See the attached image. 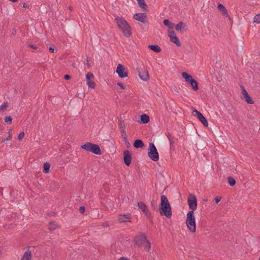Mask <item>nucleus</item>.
<instances>
[{
  "label": "nucleus",
  "mask_w": 260,
  "mask_h": 260,
  "mask_svg": "<svg viewBox=\"0 0 260 260\" xmlns=\"http://www.w3.org/2000/svg\"><path fill=\"white\" fill-rule=\"evenodd\" d=\"M50 168V165L49 162H46L44 164L43 166V172L47 173L49 172Z\"/></svg>",
  "instance_id": "obj_26"
},
{
  "label": "nucleus",
  "mask_w": 260,
  "mask_h": 260,
  "mask_svg": "<svg viewBox=\"0 0 260 260\" xmlns=\"http://www.w3.org/2000/svg\"><path fill=\"white\" fill-rule=\"evenodd\" d=\"M28 46L34 49H37V47L33 44H29Z\"/></svg>",
  "instance_id": "obj_48"
},
{
  "label": "nucleus",
  "mask_w": 260,
  "mask_h": 260,
  "mask_svg": "<svg viewBox=\"0 0 260 260\" xmlns=\"http://www.w3.org/2000/svg\"><path fill=\"white\" fill-rule=\"evenodd\" d=\"M138 206L140 209L144 213L146 212L147 210H148V207L143 202L140 201L138 203Z\"/></svg>",
  "instance_id": "obj_20"
},
{
  "label": "nucleus",
  "mask_w": 260,
  "mask_h": 260,
  "mask_svg": "<svg viewBox=\"0 0 260 260\" xmlns=\"http://www.w3.org/2000/svg\"><path fill=\"white\" fill-rule=\"evenodd\" d=\"M137 71L139 78L144 81H147L149 79V75L148 72L145 67L143 68H137Z\"/></svg>",
  "instance_id": "obj_9"
},
{
  "label": "nucleus",
  "mask_w": 260,
  "mask_h": 260,
  "mask_svg": "<svg viewBox=\"0 0 260 260\" xmlns=\"http://www.w3.org/2000/svg\"><path fill=\"white\" fill-rule=\"evenodd\" d=\"M146 243V247L147 248V251H149L150 250L151 247V244L149 240H147L145 242Z\"/></svg>",
  "instance_id": "obj_41"
},
{
  "label": "nucleus",
  "mask_w": 260,
  "mask_h": 260,
  "mask_svg": "<svg viewBox=\"0 0 260 260\" xmlns=\"http://www.w3.org/2000/svg\"><path fill=\"white\" fill-rule=\"evenodd\" d=\"M253 22L257 24L260 23V14H256L253 18Z\"/></svg>",
  "instance_id": "obj_31"
},
{
  "label": "nucleus",
  "mask_w": 260,
  "mask_h": 260,
  "mask_svg": "<svg viewBox=\"0 0 260 260\" xmlns=\"http://www.w3.org/2000/svg\"><path fill=\"white\" fill-rule=\"evenodd\" d=\"M221 198L220 197H216L215 198V201L216 204H218L221 200Z\"/></svg>",
  "instance_id": "obj_45"
},
{
  "label": "nucleus",
  "mask_w": 260,
  "mask_h": 260,
  "mask_svg": "<svg viewBox=\"0 0 260 260\" xmlns=\"http://www.w3.org/2000/svg\"><path fill=\"white\" fill-rule=\"evenodd\" d=\"M218 9L221 12L222 15L228 17L230 19V16L225 7L221 4H219L217 6Z\"/></svg>",
  "instance_id": "obj_16"
},
{
  "label": "nucleus",
  "mask_w": 260,
  "mask_h": 260,
  "mask_svg": "<svg viewBox=\"0 0 260 260\" xmlns=\"http://www.w3.org/2000/svg\"><path fill=\"white\" fill-rule=\"evenodd\" d=\"M71 77L70 75H64V79L66 80H70L71 79Z\"/></svg>",
  "instance_id": "obj_47"
},
{
  "label": "nucleus",
  "mask_w": 260,
  "mask_h": 260,
  "mask_svg": "<svg viewBox=\"0 0 260 260\" xmlns=\"http://www.w3.org/2000/svg\"><path fill=\"white\" fill-rule=\"evenodd\" d=\"M123 161L124 164L128 167L132 162V153L128 150H125L123 151Z\"/></svg>",
  "instance_id": "obj_11"
},
{
  "label": "nucleus",
  "mask_w": 260,
  "mask_h": 260,
  "mask_svg": "<svg viewBox=\"0 0 260 260\" xmlns=\"http://www.w3.org/2000/svg\"><path fill=\"white\" fill-rule=\"evenodd\" d=\"M12 119H13L11 116H7L4 118L5 122L6 123H11Z\"/></svg>",
  "instance_id": "obj_35"
},
{
  "label": "nucleus",
  "mask_w": 260,
  "mask_h": 260,
  "mask_svg": "<svg viewBox=\"0 0 260 260\" xmlns=\"http://www.w3.org/2000/svg\"><path fill=\"white\" fill-rule=\"evenodd\" d=\"M103 226H107V223H105V224H104L103 225Z\"/></svg>",
  "instance_id": "obj_59"
},
{
  "label": "nucleus",
  "mask_w": 260,
  "mask_h": 260,
  "mask_svg": "<svg viewBox=\"0 0 260 260\" xmlns=\"http://www.w3.org/2000/svg\"><path fill=\"white\" fill-rule=\"evenodd\" d=\"M120 132H121V136L122 137L123 140L125 139H127V135L126 134V132L125 131V129H120Z\"/></svg>",
  "instance_id": "obj_37"
},
{
  "label": "nucleus",
  "mask_w": 260,
  "mask_h": 260,
  "mask_svg": "<svg viewBox=\"0 0 260 260\" xmlns=\"http://www.w3.org/2000/svg\"><path fill=\"white\" fill-rule=\"evenodd\" d=\"M12 132V130L10 129L8 132V137L7 138H6L5 140L2 141V142L7 141L8 140H10L12 139V132Z\"/></svg>",
  "instance_id": "obj_38"
},
{
  "label": "nucleus",
  "mask_w": 260,
  "mask_h": 260,
  "mask_svg": "<svg viewBox=\"0 0 260 260\" xmlns=\"http://www.w3.org/2000/svg\"><path fill=\"white\" fill-rule=\"evenodd\" d=\"M126 70V69L122 64L119 63L117 67L116 72L119 78H123L128 77V73Z\"/></svg>",
  "instance_id": "obj_10"
},
{
  "label": "nucleus",
  "mask_w": 260,
  "mask_h": 260,
  "mask_svg": "<svg viewBox=\"0 0 260 260\" xmlns=\"http://www.w3.org/2000/svg\"><path fill=\"white\" fill-rule=\"evenodd\" d=\"M118 126L119 129H125V124L123 120H122L121 116L118 118Z\"/></svg>",
  "instance_id": "obj_27"
},
{
  "label": "nucleus",
  "mask_w": 260,
  "mask_h": 260,
  "mask_svg": "<svg viewBox=\"0 0 260 260\" xmlns=\"http://www.w3.org/2000/svg\"><path fill=\"white\" fill-rule=\"evenodd\" d=\"M49 51H50V52H51V53H53V52H54V48L53 47H52V46H50V47H49Z\"/></svg>",
  "instance_id": "obj_49"
},
{
  "label": "nucleus",
  "mask_w": 260,
  "mask_h": 260,
  "mask_svg": "<svg viewBox=\"0 0 260 260\" xmlns=\"http://www.w3.org/2000/svg\"><path fill=\"white\" fill-rule=\"evenodd\" d=\"M241 88L242 89V93L243 94V97L242 98L244 99L247 104H254V101L252 99V98L249 96L247 91L245 90L244 87L243 86H241Z\"/></svg>",
  "instance_id": "obj_13"
},
{
  "label": "nucleus",
  "mask_w": 260,
  "mask_h": 260,
  "mask_svg": "<svg viewBox=\"0 0 260 260\" xmlns=\"http://www.w3.org/2000/svg\"><path fill=\"white\" fill-rule=\"evenodd\" d=\"M151 205L153 210H156L157 209V204L155 200H153L151 201Z\"/></svg>",
  "instance_id": "obj_33"
},
{
  "label": "nucleus",
  "mask_w": 260,
  "mask_h": 260,
  "mask_svg": "<svg viewBox=\"0 0 260 260\" xmlns=\"http://www.w3.org/2000/svg\"><path fill=\"white\" fill-rule=\"evenodd\" d=\"M9 106V103L6 102H4L3 105L0 107V111L5 110Z\"/></svg>",
  "instance_id": "obj_32"
},
{
  "label": "nucleus",
  "mask_w": 260,
  "mask_h": 260,
  "mask_svg": "<svg viewBox=\"0 0 260 260\" xmlns=\"http://www.w3.org/2000/svg\"><path fill=\"white\" fill-rule=\"evenodd\" d=\"M167 137H168L169 140L172 139L171 134L170 133H168V134L167 135Z\"/></svg>",
  "instance_id": "obj_51"
},
{
  "label": "nucleus",
  "mask_w": 260,
  "mask_h": 260,
  "mask_svg": "<svg viewBox=\"0 0 260 260\" xmlns=\"http://www.w3.org/2000/svg\"><path fill=\"white\" fill-rule=\"evenodd\" d=\"M259 260H260V256H259Z\"/></svg>",
  "instance_id": "obj_61"
},
{
  "label": "nucleus",
  "mask_w": 260,
  "mask_h": 260,
  "mask_svg": "<svg viewBox=\"0 0 260 260\" xmlns=\"http://www.w3.org/2000/svg\"><path fill=\"white\" fill-rule=\"evenodd\" d=\"M48 228L50 231H53L57 228H60V226L55 221H50L48 224Z\"/></svg>",
  "instance_id": "obj_21"
},
{
  "label": "nucleus",
  "mask_w": 260,
  "mask_h": 260,
  "mask_svg": "<svg viewBox=\"0 0 260 260\" xmlns=\"http://www.w3.org/2000/svg\"><path fill=\"white\" fill-rule=\"evenodd\" d=\"M79 211L80 213L83 214L85 211V208L84 206H81L79 208Z\"/></svg>",
  "instance_id": "obj_44"
},
{
  "label": "nucleus",
  "mask_w": 260,
  "mask_h": 260,
  "mask_svg": "<svg viewBox=\"0 0 260 260\" xmlns=\"http://www.w3.org/2000/svg\"><path fill=\"white\" fill-rule=\"evenodd\" d=\"M9 1L13 3H15V2H17L18 0H9Z\"/></svg>",
  "instance_id": "obj_56"
},
{
  "label": "nucleus",
  "mask_w": 260,
  "mask_h": 260,
  "mask_svg": "<svg viewBox=\"0 0 260 260\" xmlns=\"http://www.w3.org/2000/svg\"><path fill=\"white\" fill-rule=\"evenodd\" d=\"M138 2V3L139 4V6L143 10H146L147 6L144 0H137Z\"/></svg>",
  "instance_id": "obj_24"
},
{
  "label": "nucleus",
  "mask_w": 260,
  "mask_h": 260,
  "mask_svg": "<svg viewBox=\"0 0 260 260\" xmlns=\"http://www.w3.org/2000/svg\"><path fill=\"white\" fill-rule=\"evenodd\" d=\"M118 260H128V259L126 257H121Z\"/></svg>",
  "instance_id": "obj_54"
},
{
  "label": "nucleus",
  "mask_w": 260,
  "mask_h": 260,
  "mask_svg": "<svg viewBox=\"0 0 260 260\" xmlns=\"http://www.w3.org/2000/svg\"><path fill=\"white\" fill-rule=\"evenodd\" d=\"M69 9L71 10V11H72L73 10V7L72 6H70L69 7Z\"/></svg>",
  "instance_id": "obj_58"
},
{
  "label": "nucleus",
  "mask_w": 260,
  "mask_h": 260,
  "mask_svg": "<svg viewBox=\"0 0 260 260\" xmlns=\"http://www.w3.org/2000/svg\"><path fill=\"white\" fill-rule=\"evenodd\" d=\"M186 224L189 230L191 233H194L196 231V223L194 212L189 211L187 214Z\"/></svg>",
  "instance_id": "obj_3"
},
{
  "label": "nucleus",
  "mask_w": 260,
  "mask_h": 260,
  "mask_svg": "<svg viewBox=\"0 0 260 260\" xmlns=\"http://www.w3.org/2000/svg\"><path fill=\"white\" fill-rule=\"evenodd\" d=\"M86 84L88 85V86L92 88V89H94L95 88V83L93 81H87V82H86Z\"/></svg>",
  "instance_id": "obj_34"
},
{
  "label": "nucleus",
  "mask_w": 260,
  "mask_h": 260,
  "mask_svg": "<svg viewBox=\"0 0 260 260\" xmlns=\"http://www.w3.org/2000/svg\"><path fill=\"white\" fill-rule=\"evenodd\" d=\"M81 148L88 152H91L96 155H101L102 152L100 146L95 144L86 142L81 145Z\"/></svg>",
  "instance_id": "obj_4"
},
{
  "label": "nucleus",
  "mask_w": 260,
  "mask_h": 260,
  "mask_svg": "<svg viewBox=\"0 0 260 260\" xmlns=\"http://www.w3.org/2000/svg\"><path fill=\"white\" fill-rule=\"evenodd\" d=\"M146 235L144 233H140L139 235L136 236L135 238V244L140 246L147 240Z\"/></svg>",
  "instance_id": "obj_12"
},
{
  "label": "nucleus",
  "mask_w": 260,
  "mask_h": 260,
  "mask_svg": "<svg viewBox=\"0 0 260 260\" xmlns=\"http://www.w3.org/2000/svg\"><path fill=\"white\" fill-rule=\"evenodd\" d=\"M30 247L28 246L26 251L24 252L21 260H31V251L29 250Z\"/></svg>",
  "instance_id": "obj_17"
},
{
  "label": "nucleus",
  "mask_w": 260,
  "mask_h": 260,
  "mask_svg": "<svg viewBox=\"0 0 260 260\" xmlns=\"http://www.w3.org/2000/svg\"><path fill=\"white\" fill-rule=\"evenodd\" d=\"M25 134L24 132H21L18 136V139L20 141L22 139V138L24 137Z\"/></svg>",
  "instance_id": "obj_40"
},
{
  "label": "nucleus",
  "mask_w": 260,
  "mask_h": 260,
  "mask_svg": "<svg viewBox=\"0 0 260 260\" xmlns=\"http://www.w3.org/2000/svg\"><path fill=\"white\" fill-rule=\"evenodd\" d=\"M120 87V88L122 89H124L125 88V87L123 86V85L122 84V83L121 82H118L117 84Z\"/></svg>",
  "instance_id": "obj_46"
},
{
  "label": "nucleus",
  "mask_w": 260,
  "mask_h": 260,
  "mask_svg": "<svg viewBox=\"0 0 260 260\" xmlns=\"http://www.w3.org/2000/svg\"><path fill=\"white\" fill-rule=\"evenodd\" d=\"M198 145H199V147L200 148H205L206 143H205V142H204L203 141H199Z\"/></svg>",
  "instance_id": "obj_39"
},
{
  "label": "nucleus",
  "mask_w": 260,
  "mask_h": 260,
  "mask_svg": "<svg viewBox=\"0 0 260 260\" xmlns=\"http://www.w3.org/2000/svg\"><path fill=\"white\" fill-rule=\"evenodd\" d=\"M228 181L230 185L231 186L235 185L236 183L235 179L232 176H229L228 177Z\"/></svg>",
  "instance_id": "obj_28"
},
{
  "label": "nucleus",
  "mask_w": 260,
  "mask_h": 260,
  "mask_svg": "<svg viewBox=\"0 0 260 260\" xmlns=\"http://www.w3.org/2000/svg\"><path fill=\"white\" fill-rule=\"evenodd\" d=\"M183 25H184L185 26V25H184V24L183 22H182V21L179 22L175 26L176 30L179 31V30H181V28L183 27Z\"/></svg>",
  "instance_id": "obj_29"
},
{
  "label": "nucleus",
  "mask_w": 260,
  "mask_h": 260,
  "mask_svg": "<svg viewBox=\"0 0 260 260\" xmlns=\"http://www.w3.org/2000/svg\"><path fill=\"white\" fill-rule=\"evenodd\" d=\"M133 18L142 23H145L147 19V15L146 13H136L134 14Z\"/></svg>",
  "instance_id": "obj_14"
},
{
  "label": "nucleus",
  "mask_w": 260,
  "mask_h": 260,
  "mask_svg": "<svg viewBox=\"0 0 260 260\" xmlns=\"http://www.w3.org/2000/svg\"><path fill=\"white\" fill-rule=\"evenodd\" d=\"M148 154L149 157L154 161H156L159 159V154L158 151L152 143L149 144Z\"/></svg>",
  "instance_id": "obj_6"
},
{
  "label": "nucleus",
  "mask_w": 260,
  "mask_h": 260,
  "mask_svg": "<svg viewBox=\"0 0 260 260\" xmlns=\"http://www.w3.org/2000/svg\"><path fill=\"white\" fill-rule=\"evenodd\" d=\"M131 218V215L130 214H123V215H119L118 221L120 223L125 222H131L129 220Z\"/></svg>",
  "instance_id": "obj_15"
},
{
  "label": "nucleus",
  "mask_w": 260,
  "mask_h": 260,
  "mask_svg": "<svg viewBox=\"0 0 260 260\" xmlns=\"http://www.w3.org/2000/svg\"><path fill=\"white\" fill-rule=\"evenodd\" d=\"M72 66H73V67L74 68H76V64H75V63H73L72 64Z\"/></svg>",
  "instance_id": "obj_57"
},
{
  "label": "nucleus",
  "mask_w": 260,
  "mask_h": 260,
  "mask_svg": "<svg viewBox=\"0 0 260 260\" xmlns=\"http://www.w3.org/2000/svg\"><path fill=\"white\" fill-rule=\"evenodd\" d=\"M114 21L116 22L118 28L124 36L129 37L132 36V28L127 21L123 17L116 16L114 18Z\"/></svg>",
  "instance_id": "obj_1"
},
{
  "label": "nucleus",
  "mask_w": 260,
  "mask_h": 260,
  "mask_svg": "<svg viewBox=\"0 0 260 260\" xmlns=\"http://www.w3.org/2000/svg\"><path fill=\"white\" fill-rule=\"evenodd\" d=\"M164 24L168 27L170 29H173L174 24L170 21L168 19H165L164 20Z\"/></svg>",
  "instance_id": "obj_25"
},
{
  "label": "nucleus",
  "mask_w": 260,
  "mask_h": 260,
  "mask_svg": "<svg viewBox=\"0 0 260 260\" xmlns=\"http://www.w3.org/2000/svg\"><path fill=\"white\" fill-rule=\"evenodd\" d=\"M187 203L191 211L194 212L197 208V200L196 196L193 194H189L187 199Z\"/></svg>",
  "instance_id": "obj_7"
},
{
  "label": "nucleus",
  "mask_w": 260,
  "mask_h": 260,
  "mask_svg": "<svg viewBox=\"0 0 260 260\" xmlns=\"http://www.w3.org/2000/svg\"><path fill=\"white\" fill-rule=\"evenodd\" d=\"M135 148H141L144 147V144L141 139H136L133 144Z\"/></svg>",
  "instance_id": "obj_19"
},
{
  "label": "nucleus",
  "mask_w": 260,
  "mask_h": 260,
  "mask_svg": "<svg viewBox=\"0 0 260 260\" xmlns=\"http://www.w3.org/2000/svg\"><path fill=\"white\" fill-rule=\"evenodd\" d=\"M148 47L149 49L156 53H159L161 51V48L157 45H149Z\"/></svg>",
  "instance_id": "obj_22"
},
{
  "label": "nucleus",
  "mask_w": 260,
  "mask_h": 260,
  "mask_svg": "<svg viewBox=\"0 0 260 260\" xmlns=\"http://www.w3.org/2000/svg\"><path fill=\"white\" fill-rule=\"evenodd\" d=\"M182 76L185 82L188 83L194 91L199 90V83L192 78L191 75L184 72L182 73Z\"/></svg>",
  "instance_id": "obj_5"
},
{
  "label": "nucleus",
  "mask_w": 260,
  "mask_h": 260,
  "mask_svg": "<svg viewBox=\"0 0 260 260\" xmlns=\"http://www.w3.org/2000/svg\"><path fill=\"white\" fill-rule=\"evenodd\" d=\"M169 141L171 145H173L174 143V141L172 139H170Z\"/></svg>",
  "instance_id": "obj_53"
},
{
  "label": "nucleus",
  "mask_w": 260,
  "mask_h": 260,
  "mask_svg": "<svg viewBox=\"0 0 260 260\" xmlns=\"http://www.w3.org/2000/svg\"><path fill=\"white\" fill-rule=\"evenodd\" d=\"M77 96L79 97V98H81V96H79V94H78Z\"/></svg>",
  "instance_id": "obj_60"
},
{
  "label": "nucleus",
  "mask_w": 260,
  "mask_h": 260,
  "mask_svg": "<svg viewBox=\"0 0 260 260\" xmlns=\"http://www.w3.org/2000/svg\"><path fill=\"white\" fill-rule=\"evenodd\" d=\"M86 61H87V62H86V64L87 65V68H88V69H89V68H90V63H89V59H88V57H87Z\"/></svg>",
  "instance_id": "obj_50"
},
{
  "label": "nucleus",
  "mask_w": 260,
  "mask_h": 260,
  "mask_svg": "<svg viewBox=\"0 0 260 260\" xmlns=\"http://www.w3.org/2000/svg\"><path fill=\"white\" fill-rule=\"evenodd\" d=\"M124 141L125 144L126 146V147L127 148H129L131 147V144H130L127 138L124 139Z\"/></svg>",
  "instance_id": "obj_42"
},
{
  "label": "nucleus",
  "mask_w": 260,
  "mask_h": 260,
  "mask_svg": "<svg viewBox=\"0 0 260 260\" xmlns=\"http://www.w3.org/2000/svg\"><path fill=\"white\" fill-rule=\"evenodd\" d=\"M144 214L147 216V218L151 222V223H153V217L151 213L149 212V210H147V212H145Z\"/></svg>",
  "instance_id": "obj_30"
},
{
  "label": "nucleus",
  "mask_w": 260,
  "mask_h": 260,
  "mask_svg": "<svg viewBox=\"0 0 260 260\" xmlns=\"http://www.w3.org/2000/svg\"><path fill=\"white\" fill-rule=\"evenodd\" d=\"M168 36L170 37V38H171V37L172 36H176V33L174 31H169Z\"/></svg>",
  "instance_id": "obj_43"
},
{
  "label": "nucleus",
  "mask_w": 260,
  "mask_h": 260,
  "mask_svg": "<svg viewBox=\"0 0 260 260\" xmlns=\"http://www.w3.org/2000/svg\"><path fill=\"white\" fill-rule=\"evenodd\" d=\"M23 7L24 8H28V6L26 3H24L23 4Z\"/></svg>",
  "instance_id": "obj_52"
},
{
  "label": "nucleus",
  "mask_w": 260,
  "mask_h": 260,
  "mask_svg": "<svg viewBox=\"0 0 260 260\" xmlns=\"http://www.w3.org/2000/svg\"><path fill=\"white\" fill-rule=\"evenodd\" d=\"M192 114L193 116L197 117L204 126L207 127L208 126V122L207 119L200 111L194 109L192 111Z\"/></svg>",
  "instance_id": "obj_8"
},
{
  "label": "nucleus",
  "mask_w": 260,
  "mask_h": 260,
  "mask_svg": "<svg viewBox=\"0 0 260 260\" xmlns=\"http://www.w3.org/2000/svg\"><path fill=\"white\" fill-rule=\"evenodd\" d=\"M94 77L92 73L89 72L86 75V81H89V80Z\"/></svg>",
  "instance_id": "obj_36"
},
{
  "label": "nucleus",
  "mask_w": 260,
  "mask_h": 260,
  "mask_svg": "<svg viewBox=\"0 0 260 260\" xmlns=\"http://www.w3.org/2000/svg\"><path fill=\"white\" fill-rule=\"evenodd\" d=\"M160 214L165 215L170 218L172 216L171 207L168 200L165 195L161 196V201L159 206Z\"/></svg>",
  "instance_id": "obj_2"
},
{
  "label": "nucleus",
  "mask_w": 260,
  "mask_h": 260,
  "mask_svg": "<svg viewBox=\"0 0 260 260\" xmlns=\"http://www.w3.org/2000/svg\"><path fill=\"white\" fill-rule=\"evenodd\" d=\"M170 41L176 44L177 46H180L181 43L177 36H172L170 38Z\"/></svg>",
  "instance_id": "obj_23"
},
{
  "label": "nucleus",
  "mask_w": 260,
  "mask_h": 260,
  "mask_svg": "<svg viewBox=\"0 0 260 260\" xmlns=\"http://www.w3.org/2000/svg\"><path fill=\"white\" fill-rule=\"evenodd\" d=\"M174 91H175L176 92H177V93H179V91H178V90H177V88L176 87H174Z\"/></svg>",
  "instance_id": "obj_55"
},
{
  "label": "nucleus",
  "mask_w": 260,
  "mask_h": 260,
  "mask_svg": "<svg viewBox=\"0 0 260 260\" xmlns=\"http://www.w3.org/2000/svg\"><path fill=\"white\" fill-rule=\"evenodd\" d=\"M150 118L148 115L143 114L140 116V120L139 122L140 123L146 124L149 122Z\"/></svg>",
  "instance_id": "obj_18"
}]
</instances>
